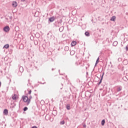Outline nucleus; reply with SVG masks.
I'll use <instances>...</instances> for the list:
<instances>
[{"label":"nucleus","instance_id":"f257e3e1","mask_svg":"<svg viewBox=\"0 0 128 128\" xmlns=\"http://www.w3.org/2000/svg\"><path fill=\"white\" fill-rule=\"evenodd\" d=\"M22 98L24 102H26L27 104H30V100H28V96H22Z\"/></svg>","mask_w":128,"mask_h":128},{"label":"nucleus","instance_id":"f03ea898","mask_svg":"<svg viewBox=\"0 0 128 128\" xmlns=\"http://www.w3.org/2000/svg\"><path fill=\"white\" fill-rule=\"evenodd\" d=\"M3 30L4 32H10V26H6L5 27H4Z\"/></svg>","mask_w":128,"mask_h":128},{"label":"nucleus","instance_id":"7ed1b4c3","mask_svg":"<svg viewBox=\"0 0 128 128\" xmlns=\"http://www.w3.org/2000/svg\"><path fill=\"white\" fill-rule=\"evenodd\" d=\"M18 95H16V94L12 95V100H18Z\"/></svg>","mask_w":128,"mask_h":128},{"label":"nucleus","instance_id":"20e7f679","mask_svg":"<svg viewBox=\"0 0 128 128\" xmlns=\"http://www.w3.org/2000/svg\"><path fill=\"white\" fill-rule=\"evenodd\" d=\"M12 6L13 8H16V6H18V3L16 2H13L12 3Z\"/></svg>","mask_w":128,"mask_h":128},{"label":"nucleus","instance_id":"39448f33","mask_svg":"<svg viewBox=\"0 0 128 128\" xmlns=\"http://www.w3.org/2000/svg\"><path fill=\"white\" fill-rule=\"evenodd\" d=\"M54 20H56V18H54V16H52L50 18H49V22H54Z\"/></svg>","mask_w":128,"mask_h":128},{"label":"nucleus","instance_id":"423d86ee","mask_svg":"<svg viewBox=\"0 0 128 128\" xmlns=\"http://www.w3.org/2000/svg\"><path fill=\"white\" fill-rule=\"evenodd\" d=\"M122 90V86H117V92H120V90Z\"/></svg>","mask_w":128,"mask_h":128},{"label":"nucleus","instance_id":"0eeeda50","mask_svg":"<svg viewBox=\"0 0 128 128\" xmlns=\"http://www.w3.org/2000/svg\"><path fill=\"white\" fill-rule=\"evenodd\" d=\"M4 114H5V116H8V110L7 109L4 110Z\"/></svg>","mask_w":128,"mask_h":128},{"label":"nucleus","instance_id":"6e6552de","mask_svg":"<svg viewBox=\"0 0 128 128\" xmlns=\"http://www.w3.org/2000/svg\"><path fill=\"white\" fill-rule=\"evenodd\" d=\"M116 16H112L111 18L110 19V20L112 21V22H115L116 21Z\"/></svg>","mask_w":128,"mask_h":128},{"label":"nucleus","instance_id":"1a4fd4ad","mask_svg":"<svg viewBox=\"0 0 128 128\" xmlns=\"http://www.w3.org/2000/svg\"><path fill=\"white\" fill-rule=\"evenodd\" d=\"M104 73H103L102 75L101 76V79L100 82L98 83V84H102V78H104Z\"/></svg>","mask_w":128,"mask_h":128},{"label":"nucleus","instance_id":"9d476101","mask_svg":"<svg viewBox=\"0 0 128 128\" xmlns=\"http://www.w3.org/2000/svg\"><path fill=\"white\" fill-rule=\"evenodd\" d=\"M19 70H20V72H24V67L20 66L19 68Z\"/></svg>","mask_w":128,"mask_h":128},{"label":"nucleus","instance_id":"9b49d317","mask_svg":"<svg viewBox=\"0 0 128 128\" xmlns=\"http://www.w3.org/2000/svg\"><path fill=\"white\" fill-rule=\"evenodd\" d=\"M76 41H73L72 43H71V46H76Z\"/></svg>","mask_w":128,"mask_h":128},{"label":"nucleus","instance_id":"f8f14e48","mask_svg":"<svg viewBox=\"0 0 128 128\" xmlns=\"http://www.w3.org/2000/svg\"><path fill=\"white\" fill-rule=\"evenodd\" d=\"M66 108L68 110H70V104H68L66 105Z\"/></svg>","mask_w":128,"mask_h":128},{"label":"nucleus","instance_id":"ddd939ff","mask_svg":"<svg viewBox=\"0 0 128 128\" xmlns=\"http://www.w3.org/2000/svg\"><path fill=\"white\" fill-rule=\"evenodd\" d=\"M74 54H76V52L74 50H71L70 52V54L71 56H74Z\"/></svg>","mask_w":128,"mask_h":128},{"label":"nucleus","instance_id":"4468645a","mask_svg":"<svg viewBox=\"0 0 128 128\" xmlns=\"http://www.w3.org/2000/svg\"><path fill=\"white\" fill-rule=\"evenodd\" d=\"M112 44H113L114 46H118V41H114L113 42Z\"/></svg>","mask_w":128,"mask_h":128},{"label":"nucleus","instance_id":"2eb2a0df","mask_svg":"<svg viewBox=\"0 0 128 128\" xmlns=\"http://www.w3.org/2000/svg\"><path fill=\"white\" fill-rule=\"evenodd\" d=\"M99 62H100V58H98L96 60L95 66H96V64H98Z\"/></svg>","mask_w":128,"mask_h":128},{"label":"nucleus","instance_id":"dca6fc26","mask_svg":"<svg viewBox=\"0 0 128 128\" xmlns=\"http://www.w3.org/2000/svg\"><path fill=\"white\" fill-rule=\"evenodd\" d=\"M4 48H10V45L8 44H5Z\"/></svg>","mask_w":128,"mask_h":128},{"label":"nucleus","instance_id":"f3484780","mask_svg":"<svg viewBox=\"0 0 128 128\" xmlns=\"http://www.w3.org/2000/svg\"><path fill=\"white\" fill-rule=\"evenodd\" d=\"M64 26H62L59 28V30L60 32H62V30H64Z\"/></svg>","mask_w":128,"mask_h":128},{"label":"nucleus","instance_id":"a211bd4d","mask_svg":"<svg viewBox=\"0 0 128 128\" xmlns=\"http://www.w3.org/2000/svg\"><path fill=\"white\" fill-rule=\"evenodd\" d=\"M101 124L102 126H104V124H106V120H102Z\"/></svg>","mask_w":128,"mask_h":128},{"label":"nucleus","instance_id":"6ab92c4d","mask_svg":"<svg viewBox=\"0 0 128 128\" xmlns=\"http://www.w3.org/2000/svg\"><path fill=\"white\" fill-rule=\"evenodd\" d=\"M27 90L28 92V94H32V90H30V89H28Z\"/></svg>","mask_w":128,"mask_h":128},{"label":"nucleus","instance_id":"aec40b11","mask_svg":"<svg viewBox=\"0 0 128 128\" xmlns=\"http://www.w3.org/2000/svg\"><path fill=\"white\" fill-rule=\"evenodd\" d=\"M85 35L86 36H90V32H85Z\"/></svg>","mask_w":128,"mask_h":128},{"label":"nucleus","instance_id":"412c9836","mask_svg":"<svg viewBox=\"0 0 128 128\" xmlns=\"http://www.w3.org/2000/svg\"><path fill=\"white\" fill-rule=\"evenodd\" d=\"M68 50H69L68 46H66L65 47V50L68 51Z\"/></svg>","mask_w":128,"mask_h":128},{"label":"nucleus","instance_id":"4be33fe9","mask_svg":"<svg viewBox=\"0 0 128 128\" xmlns=\"http://www.w3.org/2000/svg\"><path fill=\"white\" fill-rule=\"evenodd\" d=\"M26 110H28V107H25L24 108V111L26 112Z\"/></svg>","mask_w":128,"mask_h":128},{"label":"nucleus","instance_id":"5701e85b","mask_svg":"<svg viewBox=\"0 0 128 128\" xmlns=\"http://www.w3.org/2000/svg\"><path fill=\"white\" fill-rule=\"evenodd\" d=\"M60 124H64V121H61L60 122Z\"/></svg>","mask_w":128,"mask_h":128},{"label":"nucleus","instance_id":"b1692460","mask_svg":"<svg viewBox=\"0 0 128 128\" xmlns=\"http://www.w3.org/2000/svg\"><path fill=\"white\" fill-rule=\"evenodd\" d=\"M32 96H30L28 98V100H30H30H32Z\"/></svg>","mask_w":128,"mask_h":128},{"label":"nucleus","instance_id":"393cba45","mask_svg":"<svg viewBox=\"0 0 128 128\" xmlns=\"http://www.w3.org/2000/svg\"><path fill=\"white\" fill-rule=\"evenodd\" d=\"M123 62L124 64V62H126V64H128V60H124Z\"/></svg>","mask_w":128,"mask_h":128},{"label":"nucleus","instance_id":"a878e982","mask_svg":"<svg viewBox=\"0 0 128 128\" xmlns=\"http://www.w3.org/2000/svg\"><path fill=\"white\" fill-rule=\"evenodd\" d=\"M126 51L128 50V46H126Z\"/></svg>","mask_w":128,"mask_h":128},{"label":"nucleus","instance_id":"bb28decb","mask_svg":"<svg viewBox=\"0 0 128 128\" xmlns=\"http://www.w3.org/2000/svg\"><path fill=\"white\" fill-rule=\"evenodd\" d=\"M32 128H38L36 126H33Z\"/></svg>","mask_w":128,"mask_h":128},{"label":"nucleus","instance_id":"cd10ccee","mask_svg":"<svg viewBox=\"0 0 128 128\" xmlns=\"http://www.w3.org/2000/svg\"><path fill=\"white\" fill-rule=\"evenodd\" d=\"M83 126H84V128H86V125L84 124V125H83Z\"/></svg>","mask_w":128,"mask_h":128},{"label":"nucleus","instance_id":"c85d7f7f","mask_svg":"<svg viewBox=\"0 0 128 128\" xmlns=\"http://www.w3.org/2000/svg\"><path fill=\"white\" fill-rule=\"evenodd\" d=\"M26 0H21V2H24Z\"/></svg>","mask_w":128,"mask_h":128},{"label":"nucleus","instance_id":"c756f323","mask_svg":"<svg viewBox=\"0 0 128 128\" xmlns=\"http://www.w3.org/2000/svg\"><path fill=\"white\" fill-rule=\"evenodd\" d=\"M2 86V82H0V86Z\"/></svg>","mask_w":128,"mask_h":128},{"label":"nucleus","instance_id":"7c9ffc66","mask_svg":"<svg viewBox=\"0 0 128 128\" xmlns=\"http://www.w3.org/2000/svg\"><path fill=\"white\" fill-rule=\"evenodd\" d=\"M9 80H10V82H12V80H10V79H9Z\"/></svg>","mask_w":128,"mask_h":128},{"label":"nucleus","instance_id":"2f4dec72","mask_svg":"<svg viewBox=\"0 0 128 128\" xmlns=\"http://www.w3.org/2000/svg\"><path fill=\"white\" fill-rule=\"evenodd\" d=\"M52 70H54V69H52Z\"/></svg>","mask_w":128,"mask_h":128}]
</instances>
